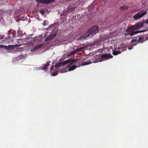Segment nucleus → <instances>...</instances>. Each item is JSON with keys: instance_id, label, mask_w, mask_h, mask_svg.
Segmentation results:
<instances>
[{"instance_id": "nucleus-1", "label": "nucleus", "mask_w": 148, "mask_h": 148, "mask_svg": "<svg viewBox=\"0 0 148 148\" xmlns=\"http://www.w3.org/2000/svg\"><path fill=\"white\" fill-rule=\"evenodd\" d=\"M145 24H148V19L142 22H139L129 27L126 29L124 34L125 36L130 35V36H132L136 34L144 32L145 31V30H136L140 29L143 26H145Z\"/></svg>"}, {"instance_id": "nucleus-2", "label": "nucleus", "mask_w": 148, "mask_h": 148, "mask_svg": "<svg viewBox=\"0 0 148 148\" xmlns=\"http://www.w3.org/2000/svg\"><path fill=\"white\" fill-rule=\"evenodd\" d=\"M99 28L97 26L92 27L86 32L85 37H89L90 35H91V37L94 36L98 31Z\"/></svg>"}, {"instance_id": "nucleus-3", "label": "nucleus", "mask_w": 148, "mask_h": 148, "mask_svg": "<svg viewBox=\"0 0 148 148\" xmlns=\"http://www.w3.org/2000/svg\"><path fill=\"white\" fill-rule=\"evenodd\" d=\"M147 14V11L146 10H142L140 12L135 14L133 16L134 19L135 20L138 19L143 17Z\"/></svg>"}, {"instance_id": "nucleus-4", "label": "nucleus", "mask_w": 148, "mask_h": 148, "mask_svg": "<svg viewBox=\"0 0 148 148\" xmlns=\"http://www.w3.org/2000/svg\"><path fill=\"white\" fill-rule=\"evenodd\" d=\"M77 60H77L76 59H69L67 60H65L63 62H62V66H63L64 65L70 63L69 65L68 66V67H69V65H71L74 63L77 62Z\"/></svg>"}, {"instance_id": "nucleus-5", "label": "nucleus", "mask_w": 148, "mask_h": 148, "mask_svg": "<svg viewBox=\"0 0 148 148\" xmlns=\"http://www.w3.org/2000/svg\"><path fill=\"white\" fill-rule=\"evenodd\" d=\"M113 57V56L110 53H105L103 54L101 56L102 61L108 60L109 59H110Z\"/></svg>"}, {"instance_id": "nucleus-6", "label": "nucleus", "mask_w": 148, "mask_h": 148, "mask_svg": "<svg viewBox=\"0 0 148 148\" xmlns=\"http://www.w3.org/2000/svg\"><path fill=\"white\" fill-rule=\"evenodd\" d=\"M55 0H35V1L38 3L44 4H49L53 2Z\"/></svg>"}, {"instance_id": "nucleus-7", "label": "nucleus", "mask_w": 148, "mask_h": 148, "mask_svg": "<svg viewBox=\"0 0 148 148\" xmlns=\"http://www.w3.org/2000/svg\"><path fill=\"white\" fill-rule=\"evenodd\" d=\"M4 47L5 49L7 50H9L14 48V46L13 45H9L8 46H7L4 45H0V48Z\"/></svg>"}, {"instance_id": "nucleus-8", "label": "nucleus", "mask_w": 148, "mask_h": 148, "mask_svg": "<svg viewBox=\"0 0 148 148\" xmlns=\"http://www.w3.org/2000/svg\"><path fill=\"white\" fill-rule=\"evenodd\" d=\"M137 37H138V38H137L138 43H142L145 41V40H144L145 37L143 36H140Z\"/></svg>"}, {"instance_id": "nucleus-9", "label": "nucleus", "mask_w": 148, "mask_h": 148, "mask_svg": "<svg viewBox=\"0 0 148 148\" xmlns=\"http://www.w3.org/2000/svg\"><path fill=\"white\" fill-rule=\"evenodd\" d=\"M75 9V8L74 7L70 6H69L67 8V9L66 10V13H69L72 12Z\"/></svg>"}, {"instance_id": "nucleus-10", "label": "nucleus", "mask_w": 148, "mask_h": 148, "mask_svg": "<svg viewBox=\"0 0 148 148\" xmlns=\"http://www.w3.org/2000/svg\"><path fill=\"white\" fill-rule=\"evenodd\" d=\"M50 62H47L44 66L40 67L41 69L42 70H47V67H48L50 65Z\"/></svg>"}, {"instance_id": "nucleus-11", "label": "nucleus", "mask_w": 148, "mask_h": 148, "mask_svg": "<svg viewBox=\"0 0 148 148\" xmlns=\"http://www.w3.org/2000/svg\"><path fill=\"white\" fill-rule=\"evenodd\" d=\"M96 59L93 61L94 63L98 62H102V61L101 57L100 58L98 56H96L95 58Z\"/></svg>"}, {"instance_id": "nucleus-12", "label": "nucleus", "mask_w": 148, "mask_h": 148, "mask_svg": "<svg viewBox=\"0 0 148 148\" xmlns=\"http://www.w3.org/2000/svg\"><path fill=\"white\" fill-rule=\"evenodd\" d=\"M53 31L55 32V33L53 34H51V35H52V37H50V38L51 39H52L53 37L56 36L57 34L58 31L56 29H53V31H52L53 33Z\"/></svg>"}, {"instance_id": "nucleus-13", "label": "nucleus", "mask_w": 148, "mask_h": 148, "mask_svg": "<svg viewBox=\"0 0 148 148\" xmlns=\"http://www.w3.org/2000/svg\"><path fill=\"white\" fill-rule=\"evenodd\" d=\"M128 8V7L126 6L123 5L121 6L120 8V10L121 11H124L125 10H127Z\"/></svg>"}, {"instance_id": "nucleus-14", "label": "nucleus", "mask_w": 148, "mask_h": 148, "mask_svg": "<svg viewBox=\"0 0 148 148\" xmlns=\"http://www.w3.org/2000/svg\"><path fill=\"white\" fill-rule=\"evenodd\" d=\"M42 46V45H38L34 47L33 49L34 50H37L41 47Z\"/></svg>"}, {"instance_id": "nucleus-15", "label": "nucleus", "mask_w": 148, "mask_h": 148, "mask_svg": "<svg viewBox=\"0 0 148 148\" xmlns=\"http://www.w3.org/2000/svg\"><path fill=\"white\" fill-rule=\"evenodd\" d=\"M77 67V66L76 65H74L72 66H71L69 69L68 70L69 71H72L75 69H76Z\"/></svg>"}, {"instance_id": "nucleus-16", "label": "nucleus", "mask_w": 148, "mask_h": 148, "mask_svg": "<svg viewBox=\"0 0 148 148\" xmlns=\"http://www.w3.org/2000/svg\"><path fill=\"white\" fill-rule=\"evenodd\" d=\"M91 62H83L80 65H82V66H84L86 65H88L89 64H91Z\"/></svg>"}, {"instance_id": "nucleus-17", "label": "nucleus", "mask_w": 148, "mask_h": 148, "mask_svg": "<svg viewBox=\"0 0 148 148\" xmlns=\"http://www.w3.org/2000/svg\"><path fill=\"white\" fill-rule=\"evenodd\" d=\"M121 53V52L120 51H114L113 52V54L114 55L116 56L118 54H120Z\"/></svg>"}, {"instance_id": "nucleus-18", "label": "nucleus", "mask_w": 148, "mask_h": 148, "mask_svg": "<svg viewBox=\"0 0 148 148\" xmlns=\"http://www.w3.org/2000/svg\"><path fill=\"white\" fill-rule=\"evenodd\" d=\"M137 38H138V37H135L134 39H133L131 41V43H133L134 42H138V40Z\"/></svg>"}, {"instance_id": "nucleus-19", "label": "nucleus", "mask_w": 148, "mask_h": 148, "mask_svg": "<svg viewBox=\"0 0 148 148\" xmlns=\"http://www.w3.org/2000/svg\"><path fill=\"white\" fill-rule=\"evenodd\" d=\"M62 66V62H60L58 64H56L55 65V66L56 67H58L61 66Z\"/></svg>"}, {"instance_id": "nucleus-20", "label": "nucleus", "mask_w": 148, "mask_h": 148, "mask_svg": "<svg viewBox=\"0 0 148 148\" xmlns=\"http://www.w3.org/2000/svg\"><path fill=\"white\" fill-rule=\"evenodd\" d=\"M25 56L24 55H21L19 56V58L20 59H23L25 58Z\"/></svg>"}, {"instance_id": "nucleus-21", "label": "nucleus", "mask_w": 148, "mask_h": 148, "mask_svg": "<svg viewBox=\"0 0 148 148\" xmlns=\"http://www.w3.org/2000/svg\"><path fill=\"white\" fill-rule=\"evenodd\" d=\"M58 74V71H56L55 72H53L52 73V75L53 76H55L57 75Z\"/></svg>"}, {"instance_id": "nucleus-22", "label": "nucleus", "mask_w": 148, "mask_h": 148, "mask_svg": "<svg viewBox=\"0 0 148 148\" xmlns=\"http://www.w3.org/2000/svg\"><path fill=\"white\" fill-rule=\"evenodd\" d=\"M40 13L42 15H43L45 14V11L44 10H41L40 11Z\"/></svg>"}, {"instance_id": "nucleus-23", "label": "nucleus", "mask_w": 148, "mask_h": 148, "mask_svg": "<svg viewBox=\"0 0 148 148\" xmlns=\"http://www.w3.org/2000/svg\"><path fill=\"white\" fill-rule=\"evenodd\" d=\"M85 38L84 37H83L82 36H80L79 38L78 39V40H84L85 39Z\"/></svg>"}, {"instance_id": "nucleus-24", "label": "nucleus", "mask_w": 148, "mask_h": 148, "mask_svg": "<svg viewBox=\"0 0 148 148\" xmlns=\"http://www.w3.org/2000/svg\"><path fill=\"white\" fill-rule=\"evenodd\" d=\"M139 11V10H137L136 9H135L134 10H132L131 11V13L132 14H134V13H135L136 12L138 11Z\"/></svg>"}, {"instance_id": "nucleus-25", "label": "nucleus", "mask_w": 148, "mask_h": 148, "mask_svg": "<svg viewBox=\"0 0 148 148\" xmlns=\"http://www.w3.org/2000/svg\"><path fill=\"white\" fill-rule=\"evenodd\" d=\"M12 36L14 37H15V31H13L12 32Z\"/></svg>"}, {"instance_id": "nucleus-26", "label": "nucleus", "mask_w": 148, "mask_h": 148, "mask_svg": "<svg viewBox=\"0 0 148 148\" xmlns=\"http://www.w3.org/2000/svg\"><path fill=\"white\" fill-rule=\"evenodd\" d=\"M53 69H54V66H51V69H50V71H53Z\"/></svg>"}, {"instance_id": "nucleus-27", "label": "nucleus", "mask_w": 148, "mask_h": 148, "mask_svg": "<svg viewBox=\"0 0 148 148\" xmlns=\"http://www.w3.org/2000/svg\"><path fill=\"white\" fill-rule=\"evenodd\" d=\"M43 25L44 26L46 25V21H45V20L44 21H43Z\"/></svg>"}, {"instance_id": "nucleus-28", "label": "nucleus", "mask_w": 148, "mask_h": 148, "mask_svg": "<svg viewBox=\"0 0 148 148\" xmlns=\"http://www.w3.org/2000/svg\"><path fill=\"white\" fill-rule=\"evenodd\" d=\"M10 32H11V30H10L9 31V33L10 34H8V37H9V36H10Z\"/></svg>"}, {"instance_id": "nucleus-29", "label": "nucleus", "mask_w": 148, "mask_h": 148, "mask_svg": "<svg viewBox=\"0 0 148 148\" xmlns=\"http://www.w3.org/2000/svg\"><path fill=\"white\" fill-rule=\"evenodd\" d=\"M83 49V48L80 47V48H79L78 49L79 50H82Z\"/></svg>"}, {"instance_id": "nucleus-30", "label": "nucleus", "mask_w": 148, "mask_h": 148, "mask_svg": "<svg viewBox=\"0 0 148 148\" xmlns=\"http://www.w3.org/2000/svg\"><path fill=\"white\" fill-rule=\"evenodd\" d=\"M73 53H71L69 54L68 56H71L73 55Z\"/></svg>"}, {"instance_id": "nucleus-31", "label": "nucleus", "mask_w": 148, "mask_h": 148, "mask_svg": "<svg viewBox=\"0 0 148 148\" xmlns=\"http://www.w3.org/2000/svg\"><path fill=\"white\" fill-rule=\"evenodd\" d=\"M51 25H50V26H49V28H50L51 27Z\"/></svg>"}, {"instance_id": "nucleus-32", "label": "nucleus", "mask_w": 148, "mask_h": 148, "mask_svg": "<svg viewBox=\"0 0 148 148\" xmlns=\"http://www.w3.org/2000/svg\"><path fill=\"white\" fill-rule=\"evenodd\" d=\"M132 49V48H129V49Z\"/></svg>"}]
</instances>
